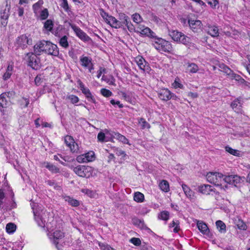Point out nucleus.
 <instances>
[{
    "mask_svg": "<svg viewBox=\"0 0 250 250\" xmlns=\"http://www.w3.org/2000/svg\"><path fill=\"white\" fill-rule=\"evenodd\" d=\"M208 3L211 7L215 8L216 6L218 4V1L217 0H208Z\"/></svg>",
    "mask_w": 250,
    "mask_h": 250,
    "instance_id": "nucleus-58",
    "label": "nucleus"
},
{
    "mask_svg": "<svg viewBox=\"0 0 250 250\" xmlns=\"http://www.w3.org/2000/svg\"><path fill=\"white\" fill-rule=\"evenodd\" d=\"M188 68L189 72L191 73H196L198 69V65L194 63H188Z\"/></svg>",
    "mask_w": 250,
    "mask_h": 250,
    "instance_id": "nucleus-33",
    "label": "nucleus"
},
{
    "mask_svg": "<svg viewBox=\"0 0 250 250\" xmlns=\"http://www.w3.org/2000/svg\"><path fill=\"white\" fill-rule=\"evenodd\" d=\"M68 99H69L72 104H76L79 102V98L77 96L71 95L68 97Z\"/></svg>",
    "mask_w": 250,
    "mask_h": 250,
    "instance_id": "nucleus-52",
    "label": "nucleus"
},
{
    "mask_svg": "<svg viewBox=\"0 0 250 250\" xmlns=\"http://www.w3.org/2000/svg\"><path fill=\"white\" fill-rule=\"evenodd\" d=\"M99 246L102 250H115L111 248L109 245L104 244H99Z\"/></svg>",
    "mask_w": 250,
    "mask_h": 250,
    "instance_id": "nucleus-53",
    "label": "nucleus"
},
{
    "mask_svg": "<svg viewBox=\"0 0 250 250\" xmlns=\"http://www.w3.org/2000/svg\"><path fill=\"white\" fill-rule=\"evenodd\" d=\"M135 60L140 69L144 72L149 71L150 67L149 64L143 57H137L136 58Z\"/></svg>",
    "mask_w": 250,
    "mask_h": 250,
    "instance_id": "nucleus-16",
    "label": "nucleus"
},
{
    "mask_svg": "<svg viewBox=\"0 0 250 250\" xmlns=\"http://www.w3.org/2000/svg\"><path fill=\"white\" fill-rule=\"evenodd\" d=\"M35 83L36 85L38 86L41 84L42 82V78L41 75H37L35 79Z\"/></svg>",
    "mask_w": 250,
    "mask_h": 250,
    "instance_id": "nucleus-59",
    "label": "nucleus"
},
{
    "mask_svg": "<svg viewBox=\"0 0 250 250\" xmlns=\"http://www.w3.org/2000/svg\"><path fill=\"white\" fill-rule=\"evenodd\" d=\"M220 68L222 69V71L227 75L230 76L233 75V71L227 66L223 64L220 66Z\"/></svg>",
    "mask_w": 250,
    "mask_h": 250,
    "instance_id": "nucleus-42",
    "label": "nucleus"
},
{
    "mask_svg": "<svg viewBox=\"0 0 250 250\" xmlns=\"http://www.w3.org/2000/svg\"><path fill=\"white\" fill-rule=\"evenodd\" d=\"M115 152L116 154L118 156H122L123 157H125L126 155L125 152L118 148H116L115 150Z\"/></svg>",
    "mask_w": 250,
    "mask_h": 250,
    "instance_id": "nucleus-57",
    "label": "nucleus"
},
{
    "mask_svg": "<svg viewBox=\"0 0 250 250\" xmlns=\"http://www.w3.org/2000/svg\"><path fill=\"white\" fill-rule=\"evenodd\" d=\"M6 97V93H2L0 95V106L3 108H6L8 104V102Z\"/></svg>",
    "mask_w": 250,
    "mask_h": 250,
    "instance_id": "nucleus-29",
    "label": "nucleus"
},
{
    "mask_svg": "<svg viewBox=\"0 0 250 250\" xmlns=\"http://www.w3.org/2000/svg\"><path fill=\"white\" fill-rule=\"evenodd\" d=\"M159 187L161 190L167 192L169 190V184L166 180H162L159 184Z\"/></svg>",
    "mask_w": 250,
    "mask_h": 250,
    "instance_id": "nucleus-35",
    "label": "nucleus"
},
{
    "mask_svg": "<svg viewBox=\"0 0 250 250\" xmlns=\"http://www.w3.org/2000/svg\"><path fill=\"white\" fill-rule=\"evenodd\" d=\"M64 142L67 146L70 148L72 153H77L79 151L78 145L76 143L71 136L67 135L64 138Z\"/></svg>",
    "mask_w": 250,
    "mask_h": 250,
    "instance_id": "nucleus-14",
    "label": "nucleus"
},
{
    "mask_svg": "<svg viewBox=\"0 0 250 250\" xmlns=\"http://www.w3.org/2000/svg\"><path fill=\"white\" fill-rule=\"evenodd\" d=\"M24 13V8L22 7H19L18 9V15L20 17H22Z\"/></svg>",
    "mask_w": 250,
    "mask_h": 250,
    "instance_id": "nucleus-64",
    "label": "nucleus"
},
{
    "mask_svg": "<svg viewBox=\"0 0 250 250\" xmlns=\"http://www.w3.org/2000/svg\"><path fill=\"white\" fill-rule=\"evenodd\" d=\"M111 136L113 138L117 139L118 140H119L120 142L123 143V144H129V142H128V139L125 136L120 134L118 132H113L112 133Z\"/></svg>",
    "mask_w": 250,
    "mask_h": 250,
    "instance_id": "nucleus-24",
    "label": "nucleus"
},
{
    "mask_svg": "<svg viewBox=\"0 0 250 250\" xmlns=\"http://www.w3.org/2000/svg\"><path fill=\"white\" fill-rule=\"evenodd\" d=\"M159 97L163 101H168L171 99V93L167 89H161L158 93Z\"/></svg>",
    "mask_w": 250,
    "mask_h": 250,
    "instance_id": "nucleus-19",
    "label": "nucleus"
},
{
    "mask_svg": "<svg viewBox=\"0 0 250 250\" xmlns=\"http://www.w3.org/2000/svg\"><path fill=\"white\" fill-rule=\"evenodd\" d=\"M139 123L141 125L143 129L149 128L150 127V125L143 118L140 119Z\"/></svg>",
    "mask_w": 250,
    "mask_h": 250,
    "instance_id": "nucleus-49",
    "label": "nucleus"
},
{
    "mask_svg": "<svg viewBox=\"0 0 250 250\" xmlns=\"http://www.w3.org/2000/svg\"><path fill=\"white\" fill-rule=\"evenodd\" d=\"M143 28H145L144 26L139 25L136 28H135V30L133 31V32H138L141 34V30H143Z\"/></svg>",
    "mask_w": 250,
    "mask_h": 250,
    "instance_id": "nucleus-61",
    "label": "nucleus"
},
{
    "mask_svg": "<svg viewBox=\"0 0 250 250\" xmlns=\"http://www.w3.org/2000/svg\"><path fill=\"white\" fill-rule=\"evenodd\" d=\"M225 150L228 152L234 155L238 156L239 155V151L237 149H234L229 147V146H226L225 147Z\"/></svg>",
    "mask_w": 250,
    "mask_h": 250,
    "instance_id": "nucleus-39",
    "label": "nucleus"
},
{
    "mask_svg": "<svg viewBox=\"0 0 250 250\" xmlns=\"http://www.w3.org/2000/svg\"><path fill=\"white\" fill-rule=\"evenodd\" d=\"M198 189L200 192L206 195L209 194L211 191H213L212 187L209 185H201Z\"/></svg>",
    "mask_w": 250,
    "mask_h": 250,
    "instance_id": "nucleus-23",
    "label": "nucleus"
},
{
    "mask_svg": "<svg viewBox=\"0 0 250 250\" xmlns=\"http://www.w3.org/2000/svg\"><path fill=\"white\" fill-rule=\"evenodd\" d=\"M32 43V40L29 38L26 34H23L18 37L15 42V46L17 48H21L24 49L27 47V45Z\"/></svg>",
    "mask_w": 250,
    "mask_h": 250,
    "instance_id": "nucleus-7",
    "label": "nucleus"
},
{
    "mask_svg": "<svg viewBox=\"0 0 250 250\" xmlns=\"http://www.w3.org/2000/svg\"><path fill=\"white\" fill-rule=\"evenodd\" d=\"M141 34L147 36L154 40L156 38L155 33L148 27H145L143 30H141Z\"/></svg>",
    "mask_w": 250,
    "mask_h": 250,
    "instance_id": "nucleus-26",
    "label": "nucleus"
},
{
    "mask_svg": "<svg viewBox=\"0 0 250 250\" xmlns=\"http://www.w3.org/2000/svg\"><path fill=\"white\" fill-rule=\"evenodd\" d=\"M243 104V101L241 98H238L234 100L231 104V106L234 111L237 113H241L242 105Z\"/></svg>",
    "mask_w": 250,
    "mask_h": 250,
    "instance_id": "nucleus-18",
    "label": "nucleus"
},
{
    "mask_svg": "<svg viewBox=\"0 0 250 250\" xmlns=\"http://www.w3.org/2000/svg\"><path fill=\"white\" fill-rule=\"evenodd\" d=\"M85 156L84 155V154H83V155H79L76 158V160L79 163H86V158H85Z\"/></svg>",
    "mask_w": 250,
    "mask_h": 250,
    "instance_id": "nucleus-54",
    "label": "nucleus"
},
{
    "mask_svg": "<svg viewBox=\"0 0 250 250\" xmlns=\"http://www.w3.org/2000/svg\"><path fill=\"white\" fill-rule=\"evenodd\" d=\"M207 32L213 37H216L219 36V30L215 25H208L206 29Z\"/></svg>",
    "mask_w": 250,
    "mask_h": 250,
    "instance_id": "nucleus-22",
    "label": "nucleus"
},
{
    "mask_svg": "<svg viewBox=\"0 0 250 250\" xmlns=\"http://www.w3.org/2000/svg\"><path fill=\"white\" fill-rule=\"evenodd\" d=\"M106 23L109 24L111 27L115 28H119L122 26L121 21L117 20L115 17L110 16Z\"/></svg>",
    "mask_w": 250,
    "mask_h": 250,
    "instance_id": "nucleus-21",
    "label": "nucleus"
},
{
    "mask_svg": "<svg viewBox=\"0 0 250 250\" xmlns=\"http://www.w3.org/2000/svg\"><path fill=\"white\" fill-rule=\"evenodd\" d=\"M216 226L218 230L221 232L226 231V225L221 220H218L216 222Z\"/></svg>",
    "mask_w": 250,
    "mask_h": 250,
    "instance_id": "nucleus-34",
    "label": "nucleus"
},
{
    "mask_svg": "<svg viewBox=\"0 0 250 250\" xmlns=\"http://www.w3.org/2000/svg\"><path fill=\"white\" fill-rule=\"evenodd\" d=\"M34 52L38 56L44 53L48 55L58 56L59 53L58 46L51 42L41 41L37 42L34 46Z\"/></svg>",
    "mask_w": 250,
    "mask_h": 250,
    "instance_id": "nucleus-1",
    "label": "nucleus"
},
{
    "mask_svg": "<svg viewBox=\"0 0 250 250\" xmlns=\"http://www.w3.org/2000/svg\"><path fill=\"white\" fill-rule=\"evenodd\" d=\"M73 171L80 177L89 178L92 175L93 168L89 166L80 165L74 167Z\"/></svg>",
    "mask_w": 250,
    "mask_h": 250,
    "instance_id": "nucleus-6",
    "label": "nucleus"
},
{
    "mask_svg": "<svg viewBox=\"0 0 250 250\" xmlns=\"http://www.w3.org/2000/svg\"><path fill=\"white\" fill-rule=\"evenodd\" d=\"M153 45L158 50L165 52H171L172 47L171 43L161 38H156L153 42Z\"/></svg>",
    "mask_w": 250,
    "mask_h": 250,
    "instance_id": "nucleus-4",
    "label": "nucleus"
},
{
    "mask_svg": "<svg viewBox=\"0 0 250 250\" xmlns=\"http://www.w3.org/2000/svg\"><path fill=\"white\" fill-rule=\"evenodd\" d=\"M132 223L133 225L137 226L141 229L149 231L150 230V229L145 225L143 220L139 219L137 217H133L132 219Z\"/></svg>",
    "mask_w": 250,
    "mask_h": 250,
    "instance_id": "nucleus-20",
    "label": "nucleus"
},
{
    "mask_svg": "<svg viewBox=\"0 0 250 250\" xmlns=\"http://www.w3.org/2000/svg\"><path fill=\"white\" fill-rule=\"evenodd\" d=\"M38 55L34 52V53H28L26 54L28 65L34 69H37L39 67L40 60L37 57Z\"/></svg>",
    "mask_w": 250,
    "mask_h": 250,
    "instance_id": "nucleus-10",
    "label": "nucleus"
},
{
    "mask_svg": "<svg viewBox=\"0 0 250 250\" xmlns=\"http://www.w3.org/2000/svg\"><path fill=\"white\" fill-rule=\"evenodd\" d=\"M84 155L85 156L86 162H91L94 160L95 157H94V153L93 151H90L88 152L85 154H84Z\"/></svg>",
    "mask_w": 250,
    "mask_h": 250,
    "instance_id": "nucleus-43",
    "label": "nucleus"
},
{
    "mask_svg": "<svg viewBox=\"0 0 250 250\" xmlns=\"http://www.w3.org/2000/svg\"><path fill=\"white\" fill-rule=\"evenodd\" d=\"M189 27L194 33H200L202 31V23L199 20H188V21Z\"/></svg>",
    "mask_w": 250,
    "mask_h": 250,
    "instance_id": "nucleus-15",
    "label": "nucleus"
},
{
    "mask_svg": "<svg viewBox=\"0 0 250 250\" xmlns=\"http://www.w3.org/2000/svg\"><path fill=\"white\" fill-rule=\"evenodd\" d=\"M173 85L176 88L178 87L182 88L183 86V85L181 83H179L178 82H176V81H175L174 83L173 84Z\"/></svg>",
    "mask_w": 250,
    "mask_h": 250,
    "instance_id": "nucleus-63",
    "label": "nucleus"
},
{
    "mask_svg": "<svg viewBox=\"0 0 250 250\" xmlns=\"http://www.w3.org/2000/svg\"><path fill=\"white\" fill-rule=\"evenodd\" d=\"M43 4V1L42 0H39L38 2L33 5V10L35 15L38 14L39 10Z\"/></svg>",
    "mask_w": 250,
    "mask_h": 250,
    "instance_id": "nucleus-31",
    "label": "nucleus"
},
{
    "mask_svg": "<svg viewBox=\"0 0 250 250\" xmlns=\"http://www.w3.org/2000/svg\"><path fill=\"white\" fill-rule=\"evenodd\" d=\"M46 165L45 167L47 168L49 171L53 173H58L60 172V169L57 167L56 166L49 163H45Z\"/></svg>",
    "mask_w": 250,
    "mask_h": 250,
    "instance_id": "nucleus-28",
    "label": "nucleus"
},
{
    "mask_svg": "<svg viewBox=\"0 0 250 250\" xmlns=\"http://www.w3.org/2000/svg\"><path fill=\"white\" fill-rule=\"evenodd\" d=\"M132 19L133 21L136 23L138 24L142 21V18L141 16L138 13H135L132 15Z\"/></svg>",
    "mask_w": 250,
    "mask_h": 250,
    "instance_id": "nucleus-48",
    "label": "nucleus"
},
{
    "mask_svg": "<svg viewBox=\"0 0 250 250\" xmlns=\"http://www.w3.org/2000/svg\"><path fill=\"white\" fill-rule=\"evenodd\" d=\"M48 235L53 243L56 245V248L61 250L62 248L61 246L59 245V241L64 237V233L63 232L60 230H57L54 231L52 234H50V232Z\"/></svg>",
    "mask_w": 250,
    "mask_h": 250,
    "instance_id": "nucleus-11",
    "label": "nucleus"
},
{
    "mask_svg": "<svg viewBox=\"0 0 250 250\" xmlns=\"http://www.w3.org/2000/svg\"><path fill=\"white\" fill-rule=\"evenodd\" d=\"M225 182L233 185L235 187H240L244 182L245 178L237 175H231L224 177Z\"/></svg>",
    "mask_w": 250,
    "mask_h": 250,
    "instance_id": "nucleus-8",
    "label": "nucleus"
},
{
    "mask_svg": "<svg viewBox=\"0 0 250 250\" xmlns=\"http://www.w3.org/2000/svg\"><path fill=\"white\" fill-rule=\"evenodd\" d=\"M64 199L66 202H68L70 205L73 207H78L80 205L79 202L77 200L73 199L70 196H65L64 197Z\"/></svg>",
    "mask_w": 250,
    "mask_h": 250,
    "instance_id": "nucleus-27",
    "label": "nucleus"
},
{
    "mask_svg": "<svg viewBox=\"0 0 250 250\" xmlns=\"http://www.w3.org/2000/svg\"><path fill=\"white\" fill-rule=\"evenodd\" d=\"M6 229L8 233H12L16 229V225L14 223H9L6 225Z\"/></svg>",
    "mask_w": 250,
    "mask_h": 250,
    "instance_id": "nucleus-36",
    "label": "nucleus"
},
{
    "mask_svg": "<svg viewBox=\"0 0 250 250\" xmlns=\"http://www.w3.org/2000/svg\"><path fill=\"white\" fill-rule=\"evenodd\" d=\"M12 75L10 72H5L3 75V79L4 80H7L9 79Z\"/></svg>",
    "mask_w": 250,
    "mask_h": 250,
    "instance_id": "nucleus-62",
    "label": "nucleus"
},
{
    "mask_svg": "<svg viewBox=\"0 0 250 250\" xmlns=\"http://www.w3.org/2000/svg\"><path fill=\"white\" fill-rule=\"evenodd\" d=\"M197 227L199 230L204 234H208L209 232V230L207 225L204 223H198Z\"/></svg>",
    "mask_w": 250,
    "mask_h": 250,
    "instance_id": "nucleus-25",
    "label": "nucleus"
},
{
    "mask_svg": "<svg viewBox=\"0 0 250 250\" xmlns=\"http://www.w3.org/2000/svg\"><path fill=\"white\" fill-rule=\"evenodd\" d=\"M80 61L82 62V65L85 67H87L90 63H91V60H89L87 57L81 58Z\"/></svg>",
    "mask_w": 250,
    "mask_h": 250,
    "instance_id": "nucleus-40",
    "label": "nucleus"
},
{
    "mask_svg": "<svg viewBox=\"0 0 250 250\" xmlns=\"http://www.w3.org/2000/svg\"><path fill=\"white\" fill-rule=\"evenodd\" d=\"M101 93L105 97H109L112 95V93L108 89L102 88L101 89Z\"/></svg>",
    "mask_w": 250,
    "mask_h": 250,
    "instance_id": "nucleus-46",
    "label": "nucleus"
},
{
    "mask_svg": "<svg viewBox=\"0 0 250 250\" xmlns=\"http://www.w3.org/2000/svg\"><path fill=\"white\" fill-rule=\"evenodd\" d=\"M11 8L10 4L7 0H6V4L4 7H2L0 11V18L3 21H1V25L5 26L7 25L9 16L10 15V10Z\"/></svg>",
    "mask_w": 250,
    "mask_h": 250,
    "instance_id": "nucleus-9",
    "label": "nucleus"
},
{
    "mask_svg": "<svg viewBox=\"0 0 250 250\" xmlns=\"http://www.w3.org/2000/svg\"><path fill=\"white\" fill-rule=\"evenodd\" d=\"M49 14L48 12V10L46 8L44 9L43 10L41 11L40 14V18L42 20H44L46 19L48 17Z\"/></svg>",
    "mask_w": 250,
    "mask_h": 250,
    "instance_id": "nucleus-47",
    "label": "nucleus"
},
{
    "mask_svg": "<svg viewBox=\"0 0 250 250\" xmlns=\"http://www.w3.org/2000/svg\"><path fill=\"white\" fill-rule=\"evenodd\" d=\"M29 99L28 98L22 97L19 100L21 107H26L29 104Z\"/></svg>",
    "mask_w": 250,
    "mask_h": 250,
    "instance_id": "nucleus-41",
    "label": "nucleus"
},
{
    "mask_svg": "<svg viewBox=\"0 0 250 250\" xmlns=\"http://www.w3.org/2000/svg\"><path fill=\"white\" fill-rule=\"evenodd\" d=\"M54 25L53 21L51 20H47L44 23V28L49 31H51Z\"/></svg>",
    "mask_w": 250,
    "mask_h": 250,
    "instance_id": "nucleus-37",
    "label": "nucleus"
},
{
    "mask_svg": "<svg viewBox=\"0 0 250 250\" xmlns=\"http://www.w3.org/2000/svg\"><path fill=\"white\" fill-rule=\"evenodd\" d=\"M182 187L186 195L188 198H192L193 196V192L185 184H183Z\"/></svg>",
    "mask_w": 250,
    "mask_h": 250,
    "instance_id": "nucleus-30",
    "label": "nucleus"
},
{
    "mask_svg": "<svg viewBox=\"0 0 250 250\" xmlns=\"http://www.w3.org/2000/svg\"><path fill=\"white\" fill-rule=\"evenodd\" d=\"M32 209L33 210L35 220L38 225L42 228L46 227L47 228H48L49 223L48 221L46 220L48 213L42 209L41 210H35L34 208H32Z\"/></svg>",
    "mask_w": 250,
    "mask_h": 250,
    "instance_id": "nucleus-2",
    "label": "nucleus"
},
{
    "mask_svg": "<svg viewBox=\"0 0 250 250\" xmlns=\"http://www.w3.org/2000/svg\"><path fill=\"white\" fill-rule=\"evenodd\" d=\"M62 7L64 10L67 12L70 11V8L69 7L67 0H62V1L61 4Z\"/></svg>",
    "mask_w": 250,
    "mask_h": 250,
    "instance_id": "nucleus-50",
    "label": "nucleus"
},
{
    "mask_svg": "<svg viewBox=\"0 0 250 250\" xmlns=\"http://www.w3.org/2000/svg\"><path fill=\"white\" fill-rule=\"evenodd\" d=\"M169 212L167 211H162L159 215L158 217L163 220L167 221L169 218Z\"/></svg>",
    "mask_w": 250,
    "mask_h": 250,
    "instance_id": "nucleus-44",
    "label": "nucleus"
},
{
    "mask_svg": "<svg viewBox=\"0 0 250 250\" xmlns=\"http://www.w3.org/2000/svg\"><path fill=\"white\" fill-rule=\"evenodd\" d=\"M67 39L68 38L66 36H63L60 39L59 44L64 48H67L69 46V43Z\"/></svg>",
    "mask_w": 250,
    "mask_h": 250,
    "instance_id": "nucleus-32",
    "label": "nucleus"
},
{
    "mask_svg": "<svg viewBox=\"0 0 250 250\" xmlns=\"http://www.w3.org/2000/svg\"><path fill=\"white\" fill-rule=\"evenodd\" d=\"M226 175L219 172H209L207 175V179L208 182L213 184L217 186L222 185V182H225L224 177Z\"/></svg>",
    "mask_w": 250,
    "mask_h": 250,
    "instance_id": "nucleus-5",
    "label": "nucleus"
},
{
    "mask_svg": "<svg viewBox=\"0 0 250 250\" xmlns=\"http://www.w3.org/2000/svg\"><path fill=\"white\" fill-rule=\"evenodd\" d=\"M79 83L81 90H82L83 93L84 94L88 100L93 103H95L96 101L93 96L92 95L89 89L88 88L85 87L81 81H79Z\"/></svg>",
    "mask_w": 250,
    "mask_h": 250,
    "instance_id": "nucleus-17",
    "label": "nucleus"
},
{
    "mask_svg": "<svg viewBox=\"0 0 250 250\" xmlns=\"http://www.w3.org/2000/svg\"><path fill=\"white\" fill-rule=\"evenodd\" d=\"M100 11L101 16L104 18V20H105V21L106 22L109 18L110 17V15H109L102 9L100 10Z\"/></svg>",
    "mask_w": 250,
    "mask_h": 250,
    "instance_id": "nucleus-55",
    "label": "nucleus"
},
{
    "mask_svg": "<svg viewBox=\"0 0 250 250\" xmlns=\"http://www.w3.org/2000/svg\"><path fill=\"white\" fill-rule=\"evenodd\" d=\"M69 25L75 32L76 35L82 40L85 42H88L91 40L90 38L80 28L70 22L68 23Z\"/></svg>",
    "mask_w": 250,
    "mask_h": 250,
    "instance_id": "nucleus-12",
    "label": "nucleus"
},
{
    "mask_svg": "<svg viewBox=\"0 0 250 250\" xmlns=\"http://www.w3.org/2000/svg\"><path fill=\"white\" fill-rule=\"evenodd\" d=\"M119 21H121L122 26L125 24L130 32L135 30V27L130 21V18L124 13L119 14Z\"/></svg>",
    "mask_w": 250,
    "mask_h": 250,
    "instance_id": "nucleus-13",
    "label": "nucleus"
},
{
    "mask_svg": "<svg viewBox=\"0 0 250 250\" xmlns=\"http://www.w3.org/2000/svg\"><path fill=\"white\" fill-rule=\"evenodd\" d=\"M236 225L238 229L242 230H246L247 228L246 224L242 220L240 219L237 222Z\"/></svg>",
    "mask_w": 250,
    "mask_h": 250,
    "instance_id": "nucleus-45",
    "label": "nucleus"
},
{
    "mask_svg": "<svg viewBox=\"0 0 250 250\" xmlns=\"http://www.w3.org/2000/svg\"><path fill=\"white\" fill-rule=\"evenodd\" d=\"M134 200L137 202H142L144 200V195L140 192H135L134 196Z\"/></svg>",
    "mask_w": 250,
    "mask_h": 250,
    "instance_id": "nucleus-38",
    "label": "nucleus"
},
{
    "mask_svg": "<svg viewBox=\"0 0 250 250\" xmlns=\"http://www.w3.org/2000/svg\"><path fill=\"white\" fill-rule=\"evenodd\" d=\"M169 35L175 42H179L186 45H190L191 44L190 38L182 32L177 30H169Z\"/></svg>",
    "mask_w": 250,
    "mask_h": 250,
    "instance_id": "nucleus-3",
    "label": "nucleus"
},
{
    "mask_svg": "<svg viewBox=\"0 0 250 250\" xmlns=\"http://www.w3.org/2000/svg\"><path fill=\"white\" fill-rule=\"evenodd\" d=\"M110 103L112 105H117L120 108L123 107V105L120 104L119 101H115L114 100L112 99L110 101Z\"/></svg>",
    "mask_w": 250,
    "mask_h": 250,
    "instance_id": "nucleus-60",
    "label": "nucleus"
},
{
    "mask_svg": "<svg viewBox=\"0 0 250 250\" xmlns=\"http://www.w3.org/2000/svg\"><path fill=\"white\" fill-rule=\"evenodd\" d=\"M130 241L135 246H139L141 243L140 239L138 238H132Z\"/></svg>",
    "mask_w": 250,
    "mask_h": 250,
    "instance_id": "nucleus-56",
    "label": "nucleus"
},
{
    "mask_svg": "<svg viewBox=\"0 0 250 250\" xmlns=\"http://www.w3.org/2000/svg\"><path fill=\"white\" fill-rule=\"evenodd\" d=\"M98 140L99 142H107V140L106 139V137L104 133L100 132L98 133L97 136Z\"/></svg>",
    "mask_w": 250,
    "mask_h": 250,
    "instance_id": "nucleus-51",
    "label": "nucleus"
}]
</instances>
